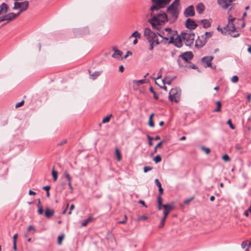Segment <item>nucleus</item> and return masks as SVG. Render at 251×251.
<instances>
[{"label":"nucleus","instance_id":"nucleus-47","mask_svg":"<svg viewBox=\"0 0 251 251\" xmlns=\"http://www.w3.org/2000/svg\"><path fill=\"white\" fill-rule=\"evenodd\" d=\"M152 169V168L150 166H145L144 167V173H147L149 171H151Z\"/></svg>","mask_w":251,"mask_h":251},{"label":"nucleus","instance_id":"nucleus-9","mask_svg":"<svg viewBox=\"0 0 251 251\" xmlns=\"http://www.w3.org/2000/svg\"><path fill=\"white\" fill-rule=\"evenodd\" d=\"M235 18H232L231 15L228 16V24L224 27V29L227 31L234 32L236 30V28L233 23V22L235 20Z\"/></svg>","mask_w":251,"mask_h":251},{"label":"nucleus","instance_id":"nucleus-36","mask_svg":"<svg viewBox=\"0 0 251 251\" xmlns=\"http://www.w3.org/2000/svg\"><path fill=\"white\" fill-rule=\"evenodd\" d=\"M153 160L155 162V163H158L161 161V157L160 155H157L153 158Z\"/></svg>","mask_w":251,"mask_h":251},{"label":"nucleus","instance_id":"nucleus-19","mask_svg":"<svg viewBox=\"0 0 251 251\" xmlns=\"http://www.w3.org/2000/svg\"><path fill=\"white\" fill-rule=\"evenodd\" d=\"M54 211L53 209L46 208L45 211V216L46 218L50 219L54 215Z\"/></svg>","mask_w":251,"mask_h":251},{"label":"nucleus","instance_id":"nucleus-57","mask_svg":"<svg viewBox=\"0 0 251 251\" xmlns=\"http://www.w3.org/2000/svg\"><path fill=\"white\" fill-rule=\"evenodd\" d=\"M163 143V141H160V142H159L155 146V148H161L162 147V144Z\"/></svg>","mask_w":251,"mask_h":251},{"label":"nucleus","instance_id":"nucleus-13","mask_svg":"<svg viewBox=\"0 0 251 251\" xmlns=\"http://www.w3.org/2000/svg\"><path fill=\"white\" fill-rule=\"evenodd\" d=\"M158 191H159V194L157 197V209L159 210H160L162 208V198L161 197V195L163 194V189L162 188V187H159L158 188Z\"/></svg>","mask_w":251,"mask_h":251},{"label":"nucleus","instance_id":"nucleus-43","mask_svg":"<svg viewBox=\"0 0 251 251\" xmlns=\"http://www.w3.org/2000/svg\"><path fill=\"white\" fill-rule=\"evenodd\" d=\"M226 124L229 126V127L232 129H234L235 128L234 126L233 125L231 122V119H229L227 122H226Z\"/></svg>","mask_w":251,"mask_h":251},{"label":"nucleus","instance_id":"nucleus-64","mask_svg":"<svg viewBox=\"0 0 251 251\" xmlns=\"http://www.w3.org/2000/svg\"><path fill=\"white\" fill-rule=\"evenodd\" d=\"M251 100V94H249L247 96V102H250Z\"/></svg>","mask_w":251,"mask_h":251},{"label":"nucleus","instance_id":"nucleus-6","mask_svg":"<svg viewBox=\"0 0 251 251\" xmlns=\"http://www.w3.org/2000/svg\"><path fill=\"white\" fill-rule=\"evenodd\" d=\"M194 57V55L191 51L185 52L178 56L177 59V63L179 66H183L182 61H185L186 63H188Z\"/></svg>","mask_w":251,"mask_h":251},{"label":"nucleus","instance_id":"nucleus-33","mask_svg":"<svg viewBox=\"0 0 251 251\" xmlns=\"http://www.w3.org/2000/svg\"><path fill=\"white\" fill-rule=\"evenodd\" d=\"M141 37V34L139 33L137 31H134L130 36L131 37H135L136 38H140Z\"/></svg>","mask_w":251,"mask_h":251},{"label":"nucleus","instance_id":"nucleus-63","mask_svg":"<svg viewBox=\"0 0 251 251\" xmlns=\"http://www.w3.org/2000/svg\"><path fill=\"white\" fill-rule=\"evenodd\" d=\"M50 188V186H45L43 187V189L47 192V191H49Z\"/></svg>","mask_w":251,"mask_h":251},{"label":"nucleus","instance_id":"nucleus-10","mask_svg":"<svg viewBox=\"0 0 251 251\" xmlns=\"http://www.w3.org/2000/svg\"><path fill=\"white\" fill-rule=\"evenodd\" d=\"M235 0H218L217 3L224 9H227Z\"/></svg>","mask_w":251,"mask_h":251},{"label":"nucleus","instance_id":"nucleus-16","mask_svg":"<svg viewBox=\"0 0 251 251\" xmlns=\"http://www.w3.org/2000/svg\"><path fill=\"white\" fill-rule=\"evenodd\" d=\"M213 59V57L212 56H206L203 57L201 59V62L205 64L204 67H211V61Z\"/></svg>","mask_w":251,"mask_h":251},{"label":"nucleus","instance_id":"nucleus-54","mask_svg":"<svg viewBox=\"0 0 251 251\" xmlns=\"http://www.w3.org/2000/svg\"><path fill=\"white\" fill-rule=\"evenodd\" d=\"M20 10L17 13H15V16L16 18L23 12H24V9H19Z\"/></svg>","mask_w":251,"mask_h":251},{"label":"nucleus","instance_id":"nucleus-42","mask_svg":"<svg viewBox=\"0 0 251 251\" xmlns=\"http://www.w3.org/2000/svg\"><path fill=\"white\" fill-rule=\"evenodd\" d=\"M175 78V77L172 78L169 80H166V81H165V80H163L162 81L164 84H167L168 85H170L172 83V81L174 80Z\"/></svg>","mask_w":251,"mask_h":251},{"label":"nucleus","instance_id":"nucleus-50","mask_svg":"<svg viewBox=\"0 0 251 251\" xmlns=\"http://www.w3.org/2000/svg\"><path fill=\"white\" fill-rule=\"evenodd\" d=\"M251 213V207H250L247 210H246L245 212H244V215H245L246 216L248 217L249 215V213Z\"/></svg>","mask_w":251,"mask_h":251},{"label":"nucleus","instance_id":"nucleus-24","mask_svg":"<svg viewBox=\"0 0 251 251\" xmlns=\"http://www.w3.org/2000/svg\"><path fill=\"white\" fill-rule=\"evenodd\" d=\"M200 23H201L202 25V26L204 28H208L211 26L210 22L207 19L201 20L200 21Z\"/></svg>","mask_w":251,"mask_h":251},{"label":"nucleus","instance_id":"nucleus-62","mask_svg":"<svg viewBox=\"0 0 251 251\" xmlns=\"http://www.w3.org/2000/svg\"><path fill=\"white\" fill-rule=\"evenodd\" d=\"M132 54V52L130 51H127L126 54L124 56V58L126 59L129 55Z\"/></svg>","mask_w":251,"mask_h":251},{"label":"nucleus","instance_id":"nucleus-28","mask_svg":"<svg viewBox=\"0 0 251 251\" xmlns=\"http://www.w3.org/2000/svg\"><path fill=\"white\" fill-rule=\"evenodd\" d=\"M213 34V31L206 32L204 34L202 35L204 38L207 41V40L211 37Z\"/></svg>","mask_w":251,"mask_h":251},{"label":"nucleus","instance_id":"nucleus-4","mask_svg":"<svg viewBox=\"0 0 251 251\" xmlns=\"http://www.w3.org/2000/svg\"><path fill=\"white\" fill-rule=\"evenodd\" d=\"M167 12L171 20L176 21L178 17L179 10L178 6H174V4H171L167 9Z\"/></svg>","mask_w":251,"mask_h":251},{"label":"nucleus","instance_id":"nucleus-55","mask_svg":"<svg viewBox=\"0 0 251 251\" xmlns=\"http://www.w3.org/2000/svg\"><path fill=\"white\" fill-rule=\"evenodd\" d=\"M126 220H127V217L126 215L125 216V219L121 221H119L118 222V224H126Z\"/></svg>","mask_w":251,"mask_h":251},{"label":"nucleus","instance_id":"nucleus-31","mask_svg":"<svg viewBox=\"0 0 251 251\" xmlns=\"http://www.w3.org/2000/svg\"><path fill=\"white\" fill-rule=\"evenodd\" d=\"M115 153H116V155L117 156V159L118 161H121V158H122L121 154V153H120V151L119 149L117 148H116L115 149Z\"/></svg>","mask_w":251,"mask_h":251},{"label":"nucleus","instance_id":"nucleus-25","mask_svg":"<svg viewBox=\"0 0 251 251\" xmlns=\"http://www.w3.org/2000/svg\"><path fill=\"white\" fill-rule=\"evenodd\" d=\"M113 50H115V52L112 55V57H113V58H119L120 57H121L122 55L123 52L120 50L115 49V48H113Z\"/></svg>","mask_w":251,"mask_h":251},{"label":"nucleus","instance_id":"nucleus-2","mask_svg":"<svg viewBox=\"0 0 251 251\" xmlns=\"http://www.w3.org/2000/svg\"><path fill=\"white\" fill-rule=\"evenodd\" d=\"M144 35L150 44L149 48L150 50H153L154 45H157L159 44L158 36L162 37V35L160 34L155 33L151 31L150 28H146L145 29Z\"/></svg>","mask_w":251,"mask_h":251},{"label":"nucleus","instance_id":"nucleus-37","mask_svg":"<svg viewBox=\"0 0 251 251\" xmlns=\"http://www.w3.org/2000/svg\"><path fill=\"white\" fill-rule=\"evenodd\" d=\"M37 206H38V213L39 215L43 214V212H44V210H43V209L42 208V206L41 204H38Z\"/></svg>","mask_w":251,"mask_h":251},{"label":"nucleus","instance_id":"nucleus-22","mask_svg":"<svg viewBox=\"0 0 251 251\" xmlns=\"http://www.w3.org/2000/svg\"><path fill=\"white\" fill-rule=\"evenodd\" d=\"M196 8L199 14H201L203 12L205 7L202 3H199L196 6Z\"/></svg>","mask_w":251,"mask_h":251},{"label":"nucleus","instance_id":"nucleus-15","mask_svg":"<svg viewBox=\"0 0 251 251\" xmlns=\"http://www.w3.org/2000/svg\"><path fill=\"white\" fill-rule=\"evenodd\" d=\"M182 37L181 35H179L176 33V35L174 37V42L171 43L172 44H174L176 47L177 48H180L182 46Z\"/></svg>","mask_w":251,"mask_h":251},{"label":"nucleus","instance_id":"nucleus-14","mask_svg":"<svg viewBox=\"0 0 251 251\" xmlns=\"http://www.w3.org/2000/svg\"><path fill=\"white\" fill-rule=\"evenodd\" d=\"M206 42L207 40L203 36L201 35V37H198L196 41L195 46L198 48H201L206 44Z\"/></svg>","mask_w":251,"mask_h":251},{"label":"nucleus","instance_id":"nucleus-12","mask_svg":"<svg viewBox=\"0 0 251 251\" xmlns=\"http://www.w3.org/2000/svg\"><path fill=\"white\" fill-rule=\"evenodd\" d=\"M183 14L185 17L194 16L195 14L194 7L192 5L187 7L185 9Z\"/></svg>","mask_w":251,"mask_h":251},{"label":"nucleus","instance_id":"nucleus-44","mask_svg":"<svg viewBox=\"0 0 251 251\" xmlns=\"http://www.w3.org/2000/svg\"><path fill=\"white\" fill-rule=\"evenodd\" d=\"M201 149L205 151V152L206 153V154H209L210 152V150L209 148H206V147H201Z\"/></svg>","mask_w":251,"mask_h":251},{"label":"nucleus","instance_id":"nucleus-60","mask_svg":"<svg viewBox=\"0 0 251 251\" xmlns=\"http://www.w3.org/2000/svg\"><path fill=\"white\" fill-rule=\"evenodd\" d=\"M18 237V234H15L13 236V243H17V239Z\"/></svg>","mask_w":251,"mask_h":251},{"label":"nucleus","instance_id":"nucleus-5","mask_svg":"<svg viewBox=\"0 0 251 251\" xmlns=\"http://www.w3.org/2000/svg\"><path fill=\"white\" fill-rule=\"evenodd\" d=\"M153 2V5L151 7V11H158L160 9L164 8L166 5L170 3L171 0H151Z\"/></svg>","mask_w":251,"mask_h":251},{"label":"nucleus","instance_id":"nucleus-35","mask_svg":"<svg viewBox=\"0 0 251 251\" xmlns=\"http://www.w3.org/2000/svg\"><path fill=\"white\" fill-rule=\"evenodd\" d=\"M150 91L153 94V98H154V99H155V100H158V97L156 95L155 92L153 90V89L152 86H150Z\"/></svg>","mask_w":251,"mask_h":251},{"label":"nucleus","instance_id":"nucleus-20","mask_svg":"<svg viewBox=\"0 0 251 251\" xmlns=\"http://www.w3.org/2000/svg\"><path fill=\"white\" fill-rule=\"evenodd\" d=\"M4 18H5V20L8 22L12 21L16 19L15 13L13 12L5 15Z\"/></svg>","mask_w":251,"mask_h":251},{"label":"nucleus","instance_id":"nucleus-27","mask_svg":"<svg viewBox=\"0 0 251 251\" xmlns=\"http://www.w3.org/2000/svg\"><path fill=\"white\" fill-rule=\"evenodd\" d=\"M93 220V218L91 216L89 217L86 219L83 220L81 223L82 226H86L88 223L91 222Z\"/></svg>","mask_w":251,"mask_h":251},{"label":"nucleus","instance_id":"nucleus-48","mask_svg":"<svg viewBox=\"0 0 251 251\" xmlns=\"http://www.w3.org/2000/svg\"><path fill=\"white\" fill-rule=\"evenodd\" d=\"M238 81V77L237 75H234L231 78V81L236 83Z\"/></svg>","mask_w":251,"mask_h":251},{"label":"nucleus","instance_id":"nucleus-46","mask_svg":"<svg viewBox=\"0 0 251 251\" xmlns=\"http://www.w3.org/2000/svg\"><path fill=\"white\" fill-rule=\"evenodd\" d=\"M64 239V235H60L58 237V244L61 245L62 244V241Z\"/></svg>","mask_w":251,"mask_h":251},{"label":"nucleus","instance_id":"nucleus-29","mask_svg":"<svg viewBox=\"0 0 251 251\" xmlns=\"http://www.w3.org/2000/svg\"><path fill=\"white\" fill-rule=\"evenodd\" d=\"M217 107L213 110V112H218L221 110V103L220 101H217L216 102Z\"/></svg>","mask_w":251,"mask_h":251},{"label":"nucleus","instance_id":"nucleus-41","mask_svg":"<svg viewBox=\"0 0 251 251\" xmlns=\"http://www.w3.org/2000/svg\"><path fill=\"white\" fill-rule=\"evenodd\" d=\"M67 139H64L62 141L57 143V144H56V146H62L64 144L67 143Z\"/></svg>","mask_w":251,"mask_h":251},{"label":"nucleus","instance_id":"nucleus-11","mask_svg":"<svg viewBox=\"0 0 251 251\" xmlns=\"http://www.w3.org/2000/svg\"><path fill=\"white\" fill-rule=\"evenodd\" d=\"M162 207L164 208L163 211V217L167 218V216L169 214L170 212L174 209V204H162Z\"/></svg>","mask_w":251,"mask_h":251},{"label":"nucleus","instance_id":"nucleus-45","mask_svg":"<svg viewBox=\"0 0 251 251\" xmlns=\"http://www.w3.org/2000/svg\"><path fill=\"white\" fill-rule=\"evenodd\" d=\"M222 159L225 161H229L230 160L229 157L226 154H225L223 156Z\"/></svg>","mask_w":251,"mask_h":251},{"label":"nucleus","instance_id":"nucleus-17","mask_svg":"<svg viewBox=\"0 0 251 251\" xmlns=\"http://www.w3.org/2000/svg\"><path fill=\"white\" fill-rule=\"evenodd\" d=\"M185 26L188 29L193 30L197 27L198 25L193 20L188 18L186 20Z\"/></svg>","mask_w":251,"mask_h":251},{"label":"nucleus","instance_id":"nucleus-18","mask_svg":"<svg viewBox=\"0 0 251 251\" xmlns=\"http://www.w3.org/2000/svg\"><path fill=\"white\" fill-rule=\"evenodd\" d=\"M176 35V33L168 32L165 36L163 37L162 36L161 37L167 41L169 40L168 44H171V43H173L174 42V37Z\"/></svg>","mask_w":251,"mask_h":251},{"label":"nucleus","instance_id":"nucleus-32","mask_svg":"<svg viewBox=\"0 0 251 251\" xmlns=\"http://www.w3.org/2000/svg\"><path fill=\"white\" fill-rule=\"evenodd\" d=\"M51 173L53 180L55 181L57 179L58 172L55 171L54 168H53L52 169Z\"/></svg>","mask_w":251,"mask_h":251},{"label":"nucleus","instance_id":"nucleus-58","mask_svg":"<svg viewBox=\"0 0 251 251\" xmlns=\"http://www.w3.org/2000/svg\"><path fill=\"white\" fill-rule=\"evenodd\" d=\"M179 2V0H175V1L172 4H174V6H178Z\"/></svg>","mask_w":251,"mask_h":251},{"label":"nucleus","instance_id":"nucleus-34","mask_svg":"<svg viewBox=\"0 0 251 251\" xmlns=\"http://www.w3.org/2000/svg\"><path fill=\"white\" fill-rule=\"evenodd\" d=\"M112 116H113L112 114H110L109 116L105 117L104 119H103V120L102 121V123L104 124V123H107L109 122L110 121V118L112 117Z\"/></svg>","mask_w":251,"mask_h":251},{"label":"nucleus","instance_id":"nucleus-26","mask_svg":"<svg viewBox=\"0 0 251 251\" xmlns=\"http://www.w3.org/2000/svg\"><path fill=\"white\" fill-rule=\"evenodd\" d=\"M89 74H90V76H91V77L93 79H96V78L98 76H99L101 74V73L100 71H96V72H95L94 73L91 74V72L90 71H89Z\"/></svg>","mask_w":251,"mask_h":251},{"label":"nucleus","instance_id":"nucleus-51","mask_svg":"<svg viewBox=\"0 0 251 251\" xmlns=\"http://www.w3.org/2000/svg\"><path fill=\"white\" fill-rule=\"evenodd\" d=\"M147 138L149 140V145L150 146H152L153 145L151 140H153V138L151 137L150 135H147Z\"/></svg>","mask_w":251,"mask_h":251},{"label":"nucleus","instance_id":"nucleus-49","mask_svg":"<svg viewBox=\"0 0 251 251\" xmlns=\"http://www.w3.org/2000/svg\"><path fill=\"white\" fill-rule=\"evenodd\" d=\"M24 104V100H22L20 102H18L16 104L15 107L16 108L20 107L22 106H23Z\"/></svg>","mask_w":251,"mask_h":251},{"label":"nucleus","instance_id":"nucleus-38","mask_svg":"<svg viewBox=\"0 0 251 251\" xmlns=\"http://www.w3.org/2000/svg\"><path fill=\"white\" fill-rule=\"evenodd\" d=\"M166 218L163 217L161 220L159 227L162 228L164 226Z\"/></svg>","mask_w":251,"mask_h":251},{"label":"nucleus","instance_id":"nucleus-40","mask_svg":"<svg viewBox=\"0 0 251 251\" xmlns=\"http://www.w3.org/2000/svg\"><path fill=\"white\" fill-rule=\"evenodd\" d=\"M194 199V197H191V198H190L189 199H187L185 200L184 201L183 203L184 204H188Z\"/></svg>","mask_w":251,"mask_h":251},{"label":"nucleus","instance_id":"nucleus-21","mask_svg":"<svg viewBox=\"0 0 251 251\" xmlns=\"http://www.w3.org/2000/svg\"><path fill=\"white\" fill-rule=\"evenodd\" d=\"M8 6L7 4L3 2L0 5V14L6 13L7 12Z\"/></svg>","mask_w":251,"mask_h":251},{"label":"nucleus","instance_id":"nucleus-61","mask_svg":"<svg viewBox=\"0 0 251 251\" xmlns=\"http://www.w3.org/2000/svg\"><path fill=\"white\" fill-rule=\"evenodd\" d=\"M189 68L193 69H197L198 68L195 64H191L189 65Z\"/></svg>","mask_w":251,"mask_h":251},{"label":"nucleus","instance_id":"nucleus-30","mask_svg":"<svg viewBox=\"0 0 251 251\" xmlns=\"http://www.w3.org/2000/svg\"><path fill=\"white\" fill-rule=\"evenodd\" d=\"M154 113L151 114L149 117V126L151 127H153L154 126V123L152 121V118L154 116Z\"/></svg>","mask_w":251,"mask_h":251},{"label":"nucleus","instance_id":"nucleus-1","mask_svg":"<svg viewBox=\"0 0 251 251\" xmlns=\"http://www.w3.org/2000/svg\"><path fill=\"white\" fill-rule=\"evenodd\" d=\"M151 18L148 20V22L151 25L153 29L159 30V26L163 23L167 22L168 17L166 13L160 11L157 13H154V11H152L151 14Z\"/></svg>","mask_w":251,"mask_h":251},{"label":"nucleus","instance_id":"nucleus-59","mask_svg":"<svg viewBox=\"0 0 251 251\" xmlns=\"http://www.w3.org/2000/svg\"><path fill=\"white\" fill-rule=\"evenodd\" d=\"M75 208V205L72 204L70 208V211L68 213L69 215H71L72 214V210Z\"/></svg>","mask_w":251,"mask_h":251},{"label":"nucleus","instance_id":"nucleus-39","mask_svg":"<svg viewBox=\"0 0 251 251\" xmlns=\"http://www.w3.org/2000/svg\"><path fill=\"white\" fill-rule=\"evenodd\" d=\"M64 176L68 182H71L72 178L69 174L67 172H64Z\"/></svg>","mask_w":251,"mask_h":251},{"label":"nucleus","instance_id":"nucleus-56","mask_svg":"<svg viewBox=\"0 0 251 251\" xmlns=\"http://www.w3.org/2000/svg\"><path fill=\"white\" fill-rule=\"evenodd\" d=\"M155 183L156 185L157 186V187L158 188L159 187H162L161 186V183L160 182V181H159V180L158 179H156L155 180Z\"/></svg>","mask_w":251,"mask_h":251},{"label":"nucleus","instance_id":"nucleus-23","mask_svg":"<svg viewBox=\"0 0 251 251\" xmlns=\"http://www.w3.org/2000/svg\"><path fill=\"white\" fill-rule=\"evenodd\" d=\"M133 89L134 90H137V87H136V86H139L140 84H144L146 83V79H143L141 80H134L133 81Z\"/></svg>","mask_w":251,"mask_h":251},{"label":"nucleus","instance_id":"nucleus-52","mask_svg":"<svg viewBox=\"0 0 251 251\" xmlns=\"http://www.w3.org/2000/svg\"><path fill=\"white\" fill-rule=\"evenodd\" d=\"M248 243V241H244L241 244V247L243 249H245Z\"/></svg>","mask_w":251,"mask_h":251},{"label":"nucleus","instance_id":"nucleus-3","mask_svg":"<svg viewBox=\"0 0 251 251\" xmlns=\"http://www.w3.org/2000/svg\"><path fill=\"white\" fill-rule=\"evenodd\" d=\"M182 38L187 46H191L194 43L195 34L191 31L182 32Z\"/></svg>","mask_w":251,"mask_h":251},{"label":"nucleus","instance_id":"nucleus-7","mask_svg":"<svg viewBox=\"0 0 251 251\" xmlns=\"http://www.w3.org/2000/svg\"><path fill=\"white\" fill-rule=\"evenodd\" d=\"M180 91L177 88H172L169 92V99L172 102H178L180 100Z\"/></svg>","mask_w":251,"mask_h":251},{"label":"nucleus","instance_id":"nucleus-8","mask_svg":"<svg viewBox=\"0 0 251 251\" xmlns=\"http://www.w3.org/2000/svg\"><path fill=\"white\" fill-rule=\"evenodd\" d=\"M29 7V1L25 0L23 2L16 1L14 3V6L13 7V10L21 9H24V11H26Z\"/></svg>","mask_w":251,"mask_h":251},{"label":"nucleus","instance_id":"nucleus-53","mask_svg":"<svg viewBox=\"0 0 251 251\" xmlns=\"http://www.w3.org/2000/svg\"><path fill=\"white\" fill-rule=\"evenodd\" d=\"M165 30L168 32H173L175 33H176V30H173L171 28L167 27L165 28Z\"/></svg>","mask_w":251,"mask_h":251}]
</instances>
